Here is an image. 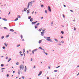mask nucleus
I'll return each mask as SVG.
<instances>
[{
	"instance_id": "nucleus-1",
	"label": "nucleus",
	"mask_w": 79,
	"mask_h": 79,
	"mask_svg": "<svg viewBox=\"0 0 79 79\" xmlns=\"http://www.w3.org/2000/svg\"><path fill=\"white\" fill-rule=\"evenodd\" d=\"M32 5V2H29L28 4L27 7V8H29V6H31Z\"/></svg>"
},
{
	"instance_id": "nucleus-2",
	"label": "nucleus",
	"mask_w": 79,
	"mask_h": 79,
	"mask_svg": "<svg viewBox=\"0 0 79 79\" xmlns=\"http://www.w3.org/2000/svg\"><path fill=\"white\" fill-rule=\"evenodd\" d=\"M19 68L20 70H21L22 69L23 70V69H24V66L23 65H20Z\"/></svg>"
},
{
	"instance_id": "nucleus-3",
	"label": "nucleus",
	"mask_w": 79,
	"mask_h": 79,
	"mask_svg": "<svg viewBox=\"0 0 79 79\" xmlns=\"http://www.w3.org/2000/svg\"><path fill=\"white\" fill-rule=\"evenodd\" d=\"M37 49H36L33 50L32 52V53H33V54H34V52H35V51H37Z\"/></svg>"
},
{
	"instance_id": "nucleus-4",
	"label": "nucleus",
	"mask_w": 79,
	"mask_h": 79,
	"mask_svg": "<svg viewBox=\"0 0 79 79\" xmlns=\"http://www.w3.org/2000/svg\"><path fill=\"white\" fill-rule=\"evenodd\" d=\"M48 10L50 12H51V10L50 7V6H48Z\"/></svg>"
},
{
	"instance_id": "nucleus-5",
	"label": "nucleus",
	"mask_w": 79,
	"mask_h": 79,
	"mask_svg": "<svg viewBox=\"0 0 79 79\" xmlns=\"http://www.w3.org/2000/svg\"><path fill=\"white\" fill-rule=\"evenodd\" d=\"M42 71H40V73H39V74L38 75V76H40V75H41V74H42Z\"/></svg>"
},
{
	"instance_id": "nucleus-6",
	"label": "nucleus",
	"mask_w": 79,
	"mask_h": 79,
	"mask_svg": "<svg viewBox=\"0 0 79 79\" xmlns=\"http://www.w3.org/2000/svg\"><path fill=\"white\" fill-rule=\"evenodd\" d=\"M37 21H36V22H32L31 23V24H35V23H37Z\"/></svg>"
},
{
	"instance_id": "nucleus-7",
	"label": "nucleus",
	"mask_w": 79,
	"mask_h": 79,
	"mask_svg": "<svg viewBox=\"0 0 79 79\" xmlns=\"http://www.w3.org/2000/svg\"><path fill=\"white\" fill-rule=\"evenodd\" d=\"M41 35H42V36H43V35H44V31L42 32L41 33Z\"/></svg>"
},
{
	"instance_id": "nucleus-8",
	"label": "nucleus",
	"mask_w": 79,
	"mask_h": 79,
	"mask_svg": "<svg viewBox=\"0 0 79 79\" xmlns=\"http://www.w3.org/2000/svg\"><path fill=\"white\" fill-rule=\"evenodd\" d=\"M26 70H27V68L26 67V66H25V69H24V71L26 72Z\"/></svg>"
},
{
	"instance_id": "nucleus-9",
	"label": "nucleus",
	"mask_w": 79,
	"mask_h": 79,
	"mask_svg": "<svg viewBox=\"0 0 79 79\" xmlns=\"http://www.w3.org/2000/svg\"><path fill=\"white\" fill-rule=\"evenodd\" d=\"M50 39V37H48L47 38L46 40H48V41Z\"/></svg>"
},
{
	"instance_id": "nucleus-10",
	"label": "nucleus",
	"mask_w": 79,
	"mask_h": 79,
	"mask_svg": "<svg viewBox=\"0 0 79 79\" xmlns=\"http://www.w3.org/2000/svg\"><path fill=\"white\" fill-rule=\"evenodd\" d=\"M10 31H11V32H14V30H13V29H10Z\"/></svg>"
},
{
	"instance_id": "nucleus-11",
	"label": "nucleus",
	"mask_w": 79,
	"mask_h": 79,
	"mask_svg": "<svg viewBox=\"0 0 79 79\" xmlns=\"http://www.w3.org/2000/svg\"><path fill=\"white\" fill-rule=\"evenodd\" d=\"M2 19L3 20H4V21H7V19L5 18Z\"/></svg>"
},
{
	"instance_id": "nucleus-12",
	"label": "nucleus",
	"mask_w": 79,
	"mask_h": 79,
	"mask_svg": "<svg viewBox=\"0 0 79 79\" xmlns=\"http://www.w3.org/2000/svg\"><path fill=\"white\" fill-rule=\"evenodd\" d=\"M11 60V58H10L8 61V62H10V60Z\"/></svg>"
},
{
	"instance_id": "nucleus-13",
	"label": "nucleus",
	"mask_w": 79,
	"mask_h": 79,
	"mask_svg": "<svg viewBox=\"0 0 79 79\" xmlns=\"http://www.w3.org/2000/svg\"><path fill=\"white\" fill-rule=\"evenodd\" d=\"M54 40L56 41V42H58V40L57 39H54Z\"/></svg>"
},
{
	"instance_id": "nucleus-14",
	"label": "nucleus",
	"mask_w": 79,
	"mask_h": 79,
	"mask_svg": "<svg viewBox=\"0 0 79 79\" xmlns=\"http://www.w3.org/2000/svg\"><path fill=\"white\" fill-rule=\"evenodd\" d=\"M33 19L32 18L30 19V21H31V22H32L33 21Z\"/></svg>"
},
{
	"instance_id": "nucleus-15",
	"label": "nucleus",
	"mask_w": 79,
	"mask_h": 79,
	"mask_svg": "<svg viewBox=\"0 0 79 79\" xmlns=\"http://www.w3.org/2000/svg\"><path fill=\"white\" fill-rule=\"evenodd\" d=\"M27 13H30V12H29V10H28L27 11Z\"/></svg>"
},
{
	"instance_id": "nucleus-16",
	"label": "nucleus",
	"mask_w": 79,
	"mask_h": 79,
	"mask_svg": "<svg viewBox=\"0 0 79 79\" xmlns=\"http://www.w3.org/2000/svg\"><path fill=\"white\" fill-rule=\"evenodd\" d=\"M27 10V8H25L24 9V11H26V10Z\"/></svg>"
},
{
	"instance_id": "nucleus-17",
	"label": "nucleus",
	"mask_w": 79,
	"mask_h": 79,
	"mask_svg": "<svg viewBox=\"0 0 79 79\" xmlns=\"http://www.w3.org/2000/svg\"><path fill=\"white\" fill-rule=\"evenodd\" d=\"M41 42H42V40H40L39 42V44H40V43H41Z\"/></svg>"
},
{
	"instance_id": "nucleus-18",
	"label": "nucleus",
	"mask_w": 79,
	"mask_h": 79,
	"mask_svg": "<svg viewBox=\"0 0 79 79\" xmlns=\"http://www.w3.org/2000/svg\"><path fill=\"white\" fill-rule=\"evenodd\" d=\"M20 73H21V71L19 70L18 74H20Z\"/></svg>"
},
{
	"instance_id": "nucleus-19",
	"label": "nucleus",
	"mask_w": 79,
	"mask_h": 79,
	"mask_svg": "<svg viewBox=\"0 0 79 79\" xmlns=\"http://www.w3.org/2000/svg\"><path fill=\"white\" fill-rule=\"evenodd\" d=\"M51 40H52V39H49V40L48 41H49V42H52V41Z\"/></svg>"
},
{
	"instance_id": "nucleus-20",
	"label": "nucleus",
	"mask_w": 79,
	"mask_h": 79,
	"mask_svg": "<svg viewBox=\"0 0 79 79\" xmlns=\"http://www.w3.org/2000/svg\"><path fill=\"white\" fill-rule=\"evenodd\" d=\"M19 64V62H17L16 63V65H18Z\"/></svg>"
},
{
	"instance_id": "nucleus-21",
	"label": "nucleus",
	"mask_w": 79,
	"mask_h": 79,
	"mask_svg": "<svg viewBox=\"0 0 79 79\" xmlns=\"http://www.w3.org/2000/svg\"><path fill=\"white\" fill-rule=\"evenodd\" d=\"M35 29H36V28H37V25L36 26L35 25Z\"/></svg>"
},
{
	"instance_id": "nucleus-22",
	"label": "nucleus",
	"mask_w": 79,
	"mask_h": 79,
	"mask_svg": "<svg viewBox=\"0 0 79 79\" xmlns=\"http://www.w3.org/2000/svg\"><path fill=\"white\" fill-rule=\"evenodd\" d=\"M18 18H16V19H15V21H17V20H18Z\"/></svg>"
},
{
	"instance_id": "nucleus-23",
	"label": "nucleus",
	"mask_w": 79,
	"mask_h": 79,
	"mask_svg": "<svg viewBox=\"0 0 79 79\" xmlns=\"http://www.w3.org/2000/svg\"><path fill=\"white\" fill-rule=\"evenodd\" d=\"M61 34H64V31H61Z\"/></svg>"
},
{
	"instance_id": "nucleus-24",
	"label": "nucleus",
	"mask_w": 79,
	"mask_h": 79,
	"mask_svg": "<svg viewBox=\"0 0 79 79\" xmlns=\"http://www.w3.org/2000/svg\"><path fill=\"white\" fill-rule=\"evenodd\" d=\"M4 29H8V28L5 27H4Z\"/></svg>"
},
{
	"instance_id": "nucleus-25",
	"label": "nucleus",
	"mask_w": 79,
	"mask_h": 79,
	"mask_svg": "<svg viewBox=\"0 0 79 79\" xmlns=\"http://www.w3.org/2000/svg\"><path fill=\"white\" fill-rule=\"evenodd\" d=\"M20 46V44H18L17 45V47H19Z\"/></svg>"
},
{
	"instance_id": "nucleus-26",
	"label": "nucleus",
	"mask_w": 79,
	"mask_h": 79,
	"mask_svg": "<svg viewBox=\"0 0 79 79\" xmlns=\"http://www.w3.org/2000/svg\"><path fill=\"white\" fill-rule=\"evenodd\" d=\"M17 17H18V18H21V16H20L19 15H18Z\"/></svg>"
},
{
	"instance_id": "nucleus-27",
	"label": "nucleus",
	"mask_w": 79,
	"mask_h": 79,
	"mask_svg": "<svg viewBox=\"0 0 79 79\" xmlns=\"http://www.w3.org/2000/svg\"><path fill=\"white\" fill-rule=\"evenodd\" d=\"M39 24H40V23H37V24H36V26H39Z\"/></svg>"
},
{
	"instance_id": "nucleus-28",
	"label": "nucleus",
	"mask_w": 79,
	"mask_h": 79,
	"mask_svg": "<svg viewBox=\"0 0 79 79\" xmlns=\"http://www.w3.org/2000/svg\"><path fill=\"white\" fill-rule=\"evenodd\" d=\"M5 45L6 46V47H7V45L6 44V43H4Z\"/></svg>"
},
{
	"instance_id": "nucleus-29",
	"label": "nucleus",
	"mask_w": 79,
	"mask_h": 79,
	"mask_svg": "<svg viewBox=\"0 0 79 79\" xmlns=\"http://www.w3.org/2000/svg\"><path fill=\"white\" fill-rule=\"evenodd\" d=\"M4 66V65L3 64H1V66H2V67Z\"/></svg>"
},
{
	"instance_id": "nucleus-30",
	"label": "nucleus",
	"mask_w": 79,
	"mask_h": 79,
	"mask_svg": "<svg viewBox=\"0 0 79 79\" xmlns=\"http://www.w3.org/2000/svg\"><path fill=\"white\" fill-rule=\"evenodd\" d=\"M39 48L40 49H41V50H43V49L42 48V47H40Z\"/></svg>"
},
{
	"instance_id": "nucleus-31",
	"label": "nucleus",
	"mask_w": 79,
	"mask_h": 79,
	"mask_svg": "<svg viewBox=\"0 0 79 79\" xmlns=\"http://www.w3.org/2000/svg\"><path fill=\"white\" fill-rule=\"evenodd\" d=\"M58 70H54V72H57Z\"/></svg>"
},
{
	"instance_id": "nucleus-32",
	"label": "nucleus",
	"mask_w": 79,
	"mask_h": 79,
	"mask_svg": "<svg viewBox=\"0 0 79 79\" xmlns=\"http://www.w3.org/2000/svg\"><path fill=\"white\" fill-rule=\"evenodd\" d=\"M42 31V28H41L39 30V31Z\"/></svg>"
},
{
	"instance_id": "nucleus-33",
	"label": "nucleus",
	"mask_w": 79,
	"mask_h": 79,
	"mask_svg": "<svg viewBox=\"0 0 79 79\" xmlns=\"http://www.w3.org/2000/svg\"><path fill=\"white\" fill-rule=\"evenodd\" d=\"M7 77H9V74H7L6 75Z\"/></svg>"
},
{
	"instance_id": "nucleus-34",
	"label": "nucleus",
	"mask_w": 79,
	"mask_h": 79,
	"mask_svg": "<svg viewBox=\"0 0 79 79\" xmlns=\"http://www.w3.org/2000/svg\"><path fill=\"white\" fill-rule=\"evenodd\" d=\"M21 39H23V35H21Z\"/></svg>"
},
{
	"instance_id": "nucleus-35",
	"label": "nucleus",
	"mask_w": 79,
	"mask_h": 79,
	"mask_svg": "<svg viewBox=\"0 0 79 79\" xmlns=\"http://www.w3.org/2000/svg\"><path fill=\"white\" fill-rule=\"evenodd\" d=\"M74 30L76 31V27H74Z\"/></svg>"
},
{
	"instance_id": "nucleus-36",
	"label": "nucleus",
	"mask_w": 79,
	"mask_h": 79,
	"mask_svg": "<svg viewBox=\"0 0 79 79\" xmlns=\"http://www.w3.org/2000/svg\"><path fill=\"white\" fill-rule=\"evenodd\" d=\"M3 38H4V36H2L1 37V39H3Z\"/></svg>"
},
{
	"instance_id": "nucleus-37",
	"label": "nucleus",
	"mask_w": 79,
	"mask_h": 79,
	"mask_svg": "<svg viewBox=\"0 0 79 79\" xmlns=\"http://www.w3.org/2000/svg\"><path fill=\"white\" fill-rule=\"evenodd\" d=\"M42 31H45V29H43Z\"/></svg>"
},
{
	"instance_id": "nucleus-38",
	"label": "nucleus",
	"mask_w": 79,
	"mask_h": 79,
	"mask_svg": "<svg viewBox=\"0 0 79 79\" xmlns=\"http://www.w3.org/2000/svg\"><path fill=\"white\" fill-rule=\"evenodd\" d=\"M48 68L49 69H50V66H48Z\"/></svg>"
},
{
	"instance_id": "nucleus-39",
	"label": "nucleus",
	"mask_w": 79,
	"mask_h": 79,
	"mask_svg": "<svg viewBox=\"0 0 79 79\" xmlns=\"http://www.w3.org/2000/svg\"><path fill=\"white\" fill-rule=\"evenodd\" d=\"M30 18H31V16H30L28 17V19H29Z\"/></svg>"
},
{
	"instance_id": "nucleus-40",
	"label": "nucleus",
	"mask_w": 79,
	"mask_h": 79,
	"mask_svg": "<svg viewBox=\"0 0 79 79\" xmlns=\"http://www.w3.org/2000/svg\"><path fill=\"white\" fill-rule=\"evenodd\" d=\"M64 41H61V43H64Z\"/></svg>"
},
{
	"instance_id": "nucleus-41",
	"label": "nucleus",
	"mask_w": 79,
	"mask_h": 79,
	"mask_svg": "<svg viewBox=\"0 0 79 79\" xmlns=\"http://www.w3.org/2000/svg\"><path fill=\"white\" fill-rule=\"evenodd\" d=\"M45 13H47V10H45Z\"/></svg>"
},
{
	"instance_id": "nucleus-42",
	"label": "nucleus",
	"mask_w": 79,
	"mask_h": 79,
	"mask_svg": "<svg viewBox=\"0 0 79 79\" xmlns=\"http://www.w3.org/2000/svg\"><path fill=\"white\" fill-rule=\"evenodd\" d=\"M41 7H44V5H41Z\"/></svg>"
},
{
	"instance_id": "nucleus-43",
	"label": "nucleus",
	"mask_w": 79,
	"mask_h": 79,
	"mask_svg": "<svg viewBox=\"0 0 79 79\" xmlns=\"http://www.w3.org/2000/svg\"><path fill=\"white\" fill-rule=\"evenodd\" d=\"M8 37H9V35H7L6 36V37L7 38Z\"/></svg>"
},
{
	"instance_id": "nucleus-44",
	"label": "nucleus",
	"mask_w": 79,
	"mask_h": 79,
	"mask_svg": "<svg viewBox=\"0 0 79 79\" xmlns=\"http://www.w3.org/2000/svg\"><path fill=\"white\" fill-rule=\"evenodd\" d=\"M1 69L2 70H3V69H5V68H2Z\"/></svg>"
},
{
	"instance_id": "nucleus-45",
	"label": "nucleus",
	"mask_w": 79,
	"mask_h": 79,
	"mask_svg": "<svg viewBox=\"0 0 79 79\" xmlns=\"http://www.w3.org/2000/svg\"><path fill=\"white\" fill-rule=\"evenodd\" d=\"M2 48H3V49H5V47L4 46L2 47Z\"/></svg>"
},
{
	"instance_id": "nucleus-46",
	"label": "nucleus",
	"mask_w": 79,
	"mask_h": 79,
	"mask_svg": "<svg viewBox=\"0 0 79 79\" xmlns=\"http://www.w3.org/2000/svg\"><path fill=\"white\" fill-rule=\"evenodd\" d=\"M63 18H64L65 16H64V15H63Z\"/></svg>"
},
{
	"instance_id": "nucleus-47",
	"label": "nucleus",
	"mask_w": 79,
	"mask_h": 79,
	"mask_svg": "<svg viewBox=\"0 0 79 79\" xmlns=\"http://www.w3.org/2000/svg\"><path fill=\"white\" fill-rule=\"evenodd\" d=\"M70 11H71V12H73V10H70Z\"/></svg>"
},
{
	"instance_id": "nucleus-48",
	"label": "nucleus",
	"mask_w": 79,
	"mask_h": 79,
	"mask_svg": "<svg viewBox=\"0 0 79 79\" xmlns=\"http://www.w3.org/2000/svg\"><path fill=\"white\" fill-rule=\"evenodd\" d=\"M59 67H60V66H58V67H56V68H59Z\"/></svg>"
},
{
	"instance_id": "nucleus-49",
	"label": "nucleus",
	"mask_w": 79,
	"mask_h": 79,
	"mask_svg": "<svg viewBox=\"0 0 79 79\" xmlns=\"http://www.w3.org/2000/svg\"><path fill=\"white\" fill-rule=\"evenodd\" d=\"M8 57H6V60H7V59H8Z\"/></svg>"
},
{
	"instance_id": "nucleus-50",
	"label": "nucleus",
	"mask_w": 79,
	"mask_h": 79,
	"mask_svg": "<svg viewBox=\"0 0 79 79\" xmlns=\"http://www.w3.org/2000/svg\"><path fill=\"white\" fill-rule=\"evenodd\" d=\"M32 61V58H31V61Z\"/></svg>"
},
{
	"instance_id": "nucleus-51",
	"label": "nucleus",
	"mask_w": 79,
	"mask_h": 79,
	"mask_svg": "<svg viewBox=\"0 0 79 79\" xmlns=\"http://www.w3.org/2000/svg\"><path fill=\"white\" fill-rule=\"evenodd\" d=\"M45 55H48V54L47 52L45 53Z\"/></svg>"
},
{
	"instance_id": "nucleus-52",
	"label": "nucleus",
	"mask_w": 79,
	"mask_h": 79,
	"mask_svg": "<svg viewBox=\"0 0 79 79\" xmlns=\"http://www.w3.org/2000/svg\"><path fill=\"white\" fill-rule=\"evenodd\" d=\"M33 68H35V66H34V67Z\"/></svg>"
},
{
	"instance_id": "nucleus-53",
	"label": "nucleus",
	"mask_w": 79,
	"mask_h": 79,
	"mask_svg": "<svg viewBox=\"0 0 79 79\" xmlns=\"http://www.w3.org/2000/svg\"><path fill=\"white\" fill-rule=\"evenodd\" d=\"M53 22H52L51 23L52 25V24H53Z\"/></svg>"
},
{
	"instance_id": "nucleus-54",
	"label": "nucleus",
	"mask_w": 79,
	"mask_h": 79,
	"mask_svg": "<svg viewBox=\"0 0 79 79\" xmlns=\"http://www.w3.org/2000/svg\"><path fill=\"white\" fill-rule=\"evenodd\" d=\"M21 56H23V54H22L20 55Z\"/></svg>"
},
{
	"instance_id": "nucleus-55",
	"label": "nucleus",
	"mask_w": 79,
	"mask_h": 79,
	"mask_svg": "<svg viewBox=\"0 0 79 79\" xmlns=\"http://www.w3.org/2000/svg\"><path fill=\"white\" fill-rule=\"evenodd\" d=\"M64 7H66V5H64Z\"/></svg>"
},
{
	"instance_id": "nucleus-56",
	"label": "nucleus",
	"mask_w": 79,
	"mask_h": 79,
	"mask_svg": "<svg viewBox=\"0 0 79 79\" xmlns=\"http://www.w3.org/2000/svg\"><path fill=\"white\" fill-rule=\"evenodd\" d=\"M13 73H15V71H13Z\"/></svg>"
},
{
	"instance_id": "nucleus-57",
	"label": "nucleus",
	"mask_w": 79,
	"mask_h": 79,
	"mask_svg": "<svg viewBox=\"0 0 79 79\" xmlns=\"http://www.w3.org/2000/svg\"><path fill=\"white\" fill-rule=\"evenodd\" d=\"M47 79H49V77H47Z\"/></svg>"
},
{
	"instance_id": "nucleus-58",
	"label": "nucleus",
	"mask_w": 79,
	"mask_h": 79,
	"mask_svg": "<svg viewBox=\"0 0 79 79\" xmlns=\"http://www.w3.org/2000/svg\"><path fill=\"white\" fill-rule=\"evenodd\" d=\"M22 78H23V79H24V77H22Z\"/></svg>"
},
{
	"instance_id": "nucleus-59",
	"label": "nucleus",
	"mask_w": 79,
	"mask_h": 79,
	"mask_svg": "<svg viewBox=\"0 0 79 79\" xmlns=\"http://www.w3.org/2000/svg\"><path fill=\"white\" fill-rule=\"evenodd\" d=\"M19 53H20V54H21V53H22V52H21L20 51V52H19Z\"/></svg>"
},
{
	"instance_id": "nucleus-60",
	"label": "nucleus",
	"mask_w": 79,
	"mask_h": 79,
	"mask_svg": "<svg viewBox=\"0 0 79 79\" xmlns=\"http://www.w3.org/2000/svg\"><path fill=\"white\" fill-rule=\"evenodd\" d=\"M79 67V65H78L77 66V68H78Z\"/></svg>"
},
{
	"instance_id": "nucleus-61",
	"label": "nucleus",
	"mask_w": 79,
	"mask_h": 79,
	"mask_svg": "<svg viewBox=\"0 0 79 79\" xmlns=\"http://www.w3.org/2000/svg\"><path fill=\"white\" fill-rule=\"evenodd\" d=\"M61 38L62 39H63V37L61 36Z\"/></svg>"
},
{
	"instance_id": "nucleus-62",
	"label": "nucleus",
	"mask_w": 79,
	"mask_h": 79,
	"mask_svg": "<svg viewBox=\"0 0 79 79\" xmlns=\"http://www.w3.org/2000/svg\"><path fill=\"white\" fill-rule=\"evenodd\" d=\"M10 11L9 12V13L8 14V15H10Z\"/></svg>"
},
{
	"instance_id": "nucleus-63",
	"label": "nucleus",
	"mask_w": 79,
	"mask_h": 79,
	"mask_svg": "<svg viewBox=\"0 0 79 79\" xmlns=\"http://www.w3.org/2000/svg\"><path fill=\"white\" fill-rule=\"evenodd\" d=\"M22 40H23V41H24V39H23Z\"/></svg>"
},
{
	"instance_id": "nucleus-64",
	"label": "nucleus",
	"mask_w": 79,
	"mask_h": 79,
	"mask_svg": "<svg viewBox=\"0 0 79 79\" xmlns=\"http://www.w3.org/2000/svg\"><path fill=\"white\" fill-rule=\"evenodd\" d=\"M43 18H44V17H41V19H43Z\"/></svg>"
}]
</instances>
